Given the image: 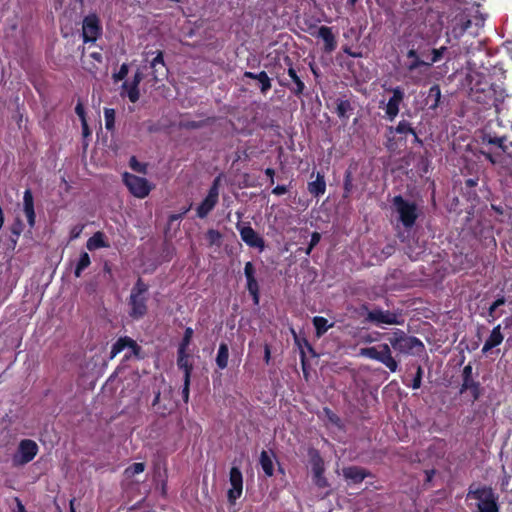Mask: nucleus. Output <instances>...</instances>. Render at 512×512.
Wrapping results in <instances>:
<instances>
[{"label": "nucleus", "mask_w": 512, "mask_h": 512, "mask_svg": "<svg viewBox=\"0 0 512 512\" xmlns=\"http://www.w3.org/2000/svg\"><path fill=\"white\" fill-rule=\"evenodd\" d=\"M343 476L350 484H359L371 473L365 468L358 466H349L343 468Z\"/></svg>", "instance_id": "obj_21"}, {"label": "nucleus", "mask_w": 512, "mask_h": 512, "mask_svg": "<svg viewBox=\"0 0 512 512\" xmlns=\"http://www.w3.org/2000/svg\"><path fill=\"white\" fill-rule=\"evenodd\" d=\"M353 178L352 173L350 171H346L344 175V181H343V198H349L350 194L353 190Z\"/></svg>", "instance_id": "obj_41"}, {"label": "nucleus", "mask_w": 512, "mask_h": 512, "mask_svg": "<svg viewBox=\"0 0 512 512\" xmlns=\"http://www.w3.org/2000/svg\"><path fill=\"white\" fill-rule=\"evenodd\" d=\"M503 340L504 336L501 332V325L498 324L492 329L489 337L486 339L482 348V353L486 354L493 348L499 346L503 342Z\"/></svg>", "instance_id": "obj_25"}, {"label": "nucleus", "mask_w": 512, "mask_h": 512, "mask_svg": "<svg viewBox=\"0 0 512 512\" xmlns=\"http://www.w3.org/2000/svg\"><path fill=\"white\" fill-rule=\"evenodd\" d=\"M388 130L390 133L400 134L406 138L407 135H411V133H414L415 128L409 121L401 120L396 127L391 126L388 128Z\"/></svg>", "instance_id": "obj_33"}, {"label": "nucleus", "mask_w": 512, "mask_h": 512, "mask_svg": "<svg viewBox=\"0 0 512 512\" xmlns=\"http://www.w3.org/2000/svg\"><path fill=\"white\" fill-rule=\"evenodd\" d=\"M81 126H82V134H83V136L84 137L90 136L91 135V131L89 129L87 120L81 121Z\"/></svg>", "instance_id": "obj_64"}, {"label": "nucleus", "mask_w": 512, "mask_h": 512, "mask_svg": "<svg viewBox=\"0 0 512 512\" xmlns=\"http://www.w3.org/2000/svg\"><path fill=\"white\" fill-rule=\"evenodd\" d=\"M257 76V81L260 83V91L265 95L271 89V79L265 71L257 73Z\"/></svg>", "instance_id": "obj_39"}, {"label": "nucleus", "mask_w": 512, "mask_h": 512, "mask_svg": "<svg viewBox=\"0 0 512 512\" xmlns=\"http://www.w3.org/2000/svg\"><path fill=\"white\" fill-rule=\"evenodd\" d=\"M110 245L105 240V235L101 231L95 232L86 242L88 250L93 251L99 248H108Z\"/></svg>", "instance_id": "obj_28"}, {"label": "nucleus", "mask_w": 512, "mask_h": 512, "mask_svg": "<svg viewBox=\"0 0 512 512\" xmlns=\"http://www.w3.org/2000/svg\"><path fill=\"white\" fill-rule=\"evenodd\" d=\"M307 190L313 197L317 199L323 196L326 192V181L324 174L317 172L316 179L308 182Z\"/></svg>", "instance_id": "obj_24"}, {"label": "nucleus", "mask_w": 512, "mask_h": 512, "mask_svg": "<svg viewBox=\"0 0 512 512\" xmlns=\"http://www.w3.org/2000/svg\"><path fill=\"white\" fill-rule=\"evenodd\" d=\"M497 309L498 308L494 307L493 305H490V307L488 308V315H487L488 323L494 322L498 317H500L502 315L503 311H500V313H497Z\"/></svg>", "instance_id": "obj_50"}, {"label": "nucleus", "mask_w": 512, "mask_h": 512, "mask_svg": "<svg viewBox=\"0 0 512 512\" xmlns=\"http://www.w3.org/2000/svg\"><path fill=\"white\" fill-rule=\"evenodd\" d=\"M469 98L487 107L497 106L504 100V89L491 82L488 73L471 70L465 77Z\"/></svg>", "instance_id": "obj_2"}, {"label": "nucleus", "mask_w": 512, "mask_h": 512, "mask_svg": "<svg viewBox=\"0 0 512 512\" xmlns=\"http://www.w3.org/2000/svg\"><path fill=\"white\" fill-rule=\"evenodd\" d=\"M190 208H191V205L189 207H187V208H184L182 213H180V214H172V215H170L169 216V221L173 222V221H176V220L182 218V216L185 215L190 210Z\"/></svg>", "instance_id": "obj_60"}, {"label": "nucleus", "mask_w": 512, "mask_h": 512, "mask_svg": "<svg viewBox=\"0 0 512 512\" xmlns=\"http://www.w3.org/2000/svg\"><path fill=\"white\" fill-rule=\"evenodd\" d=\"M205 237H206V240L208 241L209 246H213V245L220 246L221 245L222 234L218 230L209 229L206 232Z\"/></svg>", "instance_id": "obj_42"}, {"label": "nucleus", "mask_w": 512, "mask_h": 512, "mask_svg": "<svg viewBox=\"0 0 512 512\" xmlns=\"http://www.w3.org/2000/svg\"><path fill=\"white\" fill-rule=\"evenodd\" d=\"M357 314L361 317H365L364 322L378 327L382 325H395L401 323L397 313L390 310H383L378 306L373 307V309H369V305L367 303H363L359 306Z\"/></svg>", "instance_id": "obj_4"}, {"label": "nucleus", "mask_w": 512, "mask_h": 512, "mask_svg": "<svg viewBox=\"0 0 512 512\" xmlns=\"http://www.w3.org/2000/svg\"><path fill=\"white\" fill-rule=\"evenodd\" d=\"M38 450H17V452L13 456V464L15 466L24 465L30 461H32Z\"/></svg>", "instance_id": "obj_29"}, {"label": "nucleus", "mask_w": 512, "mask_h": 512, "mask_svg": "<svg viewBox=\"0 0 512 512\" xmlns=\"http://www.w3.org/2000/svg\"><path fill=\"white\" fill-rule=\"evenodd\" d=\"M392 207L398 214L399 222L406 229H411L419 216L417 204L405 199L401 195H396L392 199Z\"/></svg>", "instance_id": "obj_6"}, {"label": "nucleus", "mask_w": 512, "mask_h": 512, "mask_svg": "<svg viewBox=\"0 0 512 512\" xmlns=\"http://www.w3.org/2000/svg\"><path fill=\"white\" fill-rule=\"evenodd\" d=\"M177 367L183 371V378H191L193 371V363L191 356L187 350H177Z\"/></svg>", "instance_id": "obj_23"}, {"label": "nucleus", "mask_w": 512, "mask_h": 512, "mask_svg": "<svg viewBox=\"0 0 512 512\" xmlns=\"http://www.w3.org/2000/svg\"><path fill=\"white\" fill-rule=\"evenodd\" d=\"M321 240V234L319 232H313L310 239V249H313Z\"/></svg>", "instance_id": "obj_56"}, {"label": "nucleus", "mask_w": 512, "mask_h": 512, "mask_svg": "<svg viewBox=\"0 0 512 512\" xmlns=\"http://www.w3.org/2000/svg\"><path fill=\"white\" fill-rule=\"evenodd\" d=\"M237 230L239 231L240 237L242 241L251 248H256L260 252L265 249V241L262 236H260L251 226L250 223H246L242 225L241 223H237Z\"/></svg>", "instance_id": "obj_13"}, {"label": "nucleus", "mask_w": 512, "mask_h": 512, "mask_svg": "<svg viewBox=\"0 0 512 512\" xmlns=\"http://www.w3.org/2000/svg\"><path fill=\"white\" fill-rule=\"evenodd\" d=\"M149 290V286L143 281L141 277H139L132 287L128 305H129V316L134 320L142 319L148 311L147 306V292Z\"/></svg>", "instance_id": "obj_3"}, {"label": "nucleus", "mask_w": 512, "mask_h": 512, "mask_svg": "<svg viewBox=\"0 0 512 512\" xmlns=\"http://www.w3.org/2000/svg\"><path fill=\"white\" fill-rule=\"evenodd\" d=\"M422 377L423 369L420 365H417L416 373L411 384L412 389H419L421 387Z\"/></svg>", "instance_id": "obj_49"}, {"label": "nucleus", "mask_w": 512, "mask_h": 512, "mask_svg": "<svg viewBox=\"0 0 512 512\" xmlns=\"http://www.w3.org/2000/svg\"><path fill=\"white\" fill-rule=\"evenodd\" d=\"M472 21L466 16L456 17V24L453 28L455 34L463 35L471 26Z\"/></svg>", "instance_id": "obj_36"}, {"label": "nucleus", "mask_w": 512, "mask_h": 512, "mask_svg": "<svg viewBox=\"0 0 512 512\" xmlns=\"http://www.w3.org/2000/svg\"><path fill=\"white\" fill-rule=\"evenodd\" d=\"M323 415L326 418L327 425L335 427L339 430L344 429V423H343L342 419L335 412H333L330 408L324 407Z\"/></svg>", "instance_id": "obj_32"}, {"label": "nucleus", "mask_w": 512, "mask_h": 512, "mask_svg": "<svg viewBox=\"0 0 512 512\" xmlns=\"http://www.w3.org/2000/svg\"><path fill=\"white\" fill-rule=\"evenodd\" d=\"M83 226H74L70 231V238L76 239L80 236Z\"/></svg>", "instance_id": "obj_59"}, {"label": "nucleus", "mask_w": 512, "mask_h": 512, "mask_svg": "<svg viewBox=\"0 0 512 512\" xmlns=\"http://www.w3.org/2000/svg\"><path fill=\"white\" fill-rule=\"evenodd\" d=\"M23 212L27 218L28 225L30 228H33L36 223V214L33 193L29 188L23 193Z\"/></svg>", "instance_id": "obj_20"}, {"label": "nucleus", "mask_w": 512, "mask_h": 512, "mask_svg": "<svg viewBox=\"0 0 512 512\" xmlns=\"http://www.w3.org/2000/svg\"><path fill=\"white\" fill-rule=\"evenodd\" d=\"M23 231V223L20 220H17L11 226V233L14 235V238H11L12 243L15 245L17 243L18 237Z\"/></svg>", "instance_id": "obj_46"}, {"label": "nucleus", "mask_w": 512, "mask_h": 512, "mask_svg": "<svg viewBox=\"0 0 512 512\" xmlns=\"http://www.w3.org/2000/svg\"><path fill=\"white\" fill-rule=\"evenodd\" d=\"M229 482L231 488L227 492V499L231 505H234L243 492V476L238 467L233 466L230 469Z\"/></svg>", "instance_id": "obj_15"}, {"label": "nucleus", "mask_w": 512, "mask_h": 512, "mask_svg": "<svg viewBox=\"0 0 512 512\" xmlns=\"http://www.w3.org/2000/svg\"><path fill=\"white\" fill-rule=\"evenodd\" d=\"M17 448H38V446L35 441L24 439L19 443Z\"/></svg>", "instance_id": "obj_55"}, {"label": "nucleus", "mask_w": 512, "mask_h": 512, "mask_svg": "<svg viewBox=\"0 0 512 512\" xmlns=\"http://www.w3.org/2000/svg\"><path fill=\"white\" fill-rule=\"evenodd\" d=\"M145 469V464L142 462H136L125 469V475L127 477H133L139 473H142Z\"/></svg>", "instance_id": "obj_45"}, {"label": "nucleus", "mask_w": 512, "mask_h": 512, "mask_svg": "<svg viewBox=\"0 0 512 512\" xmlns=\"http://www.w3.org/2000/svg\"><path fill=\"white\" fill-rule=\"evenodd\" d=\"M317 37L324 41V51L326 53H331L336 49L337 41L331 27L321 26L318 29Z\"/></svg>", "instance_id": "obj_22"}, {"label": "nucleus", "mask_w": 512, "mask_h": 512, "mask_svg": "<svg viewBox=\"0 0 512 512\" xmlns=\"http://www.w3.org/2000/svg\"><path fill=\"white\" fill-rule=\"evenodd\" d=\"M160 391H158L157 393H155V396H154V399L152 401V406L153 408H155L159 413L161 414H165V409L163 411H160V407H159V402H160Z\"/></svg>", "instance_id": "obj_57"}, {"label": "nucleus", "mask_w": 512, "mask_h": 512, "mask_svg": "<svg viewBox=\"0 0 512 512\" xmlns=\"http://www.w3.org/2000/svg\"><path fill=\"white\" fill-rule=\"evenodd\" d=\"M156 56L150 61V68L152 71L153 80L155 82L163 80L168 73V69L166 67L164 61V53L161 50H157Z\"/></svg>", "instance_id": "obj_18"}, {"label": "nucleus", "mask_w": 512, "mask_h": 512, "mask_svg": "<svg viewBox=\"0 0 512 512\" xmlns=\"http://www.w3.org/2000/svg\"><path fill=\"white\" fill-rule=\"evenodd\" d=\"M466 391L470 392L473 401H477L483 393L481 383L475 380L473 376V367L471 363L467 364L462 370L460 393L462 394Z\"/></svg>", "instance_id": "obj_12"}, {"label": "nucleus", "mask_w": 512, "mask_h": 512, "mask_svg": "<svg viewBox=\"0 0 512 512\" xmlns=\"http://www.w3.org/2000/svg\"><path fill=\"white\" fill-rule=\"evenodd\" d=\"M424 472H425V476H426L425 481L427 483L431 482L432 478L434 477V475L436 473V470L434 468H431V469H425Z\"/></svg>", "instance_id": "obj_63"}, {"label": "nucleus", "mask_w": 512, "mask_h": 512, "mask_svg": "<svg viewBox=\"0 0 512 512\" xmlns=\"http://www.w3.org/2000/svg\"><path fill=\"white\" fill-rule=\"evenodd\" d=\"M441 101V89L438 84L432 85L425 97V104L429 109L435 110L438 108Z\"/></svg>", "instance_id": "obj_27"}, {"label": "nucleus", "mask_w": 512, "mask_h": 512, "mask_svg": "<svg viewBox=\"0 0 512 512\" xmlns=\"http://www.w3.org/2000/svg\"><path fill=\"white\" fill-rule=\"evenodd\" d=\"M129 166L138 173H146V164L139 162L135 156L130 158Z\"/></svg>", "instance_id": "obj_47"}, {"label": "nucleus", "mask_w": 512, "mask_h": 512, "mask_svg": "<svg viewBox=\"0 0 512 512\" xmlns=\"http://www.w3.org/2000/svg\"><path fill=\"white\" fill-rule=\"evenodd\" d=\"M125 348H130L135 356H138L141 351V347L132 338L128 336L119 337L117 341L112 345L110 358H114Z\"/></svg>", "instance_id": "obj_19"}, {"label": "nucleus", "mask_w": 512, "mask_h": 512, "mask_svg": "<svg viewBox=\"0 0 512 512\" xmlns=\"http://www.w3.org/2000/svg\"><path fill=\"white\" fill-rule=\"evenodd\" d=\"M128 72H129V66L128 64L126 63H123L121 66H120V69L117 73H114L113 74V80L114 82H119V81H122L126 78V76L128 75Z\"/></svg>", "instance_id": "obj_48"}, {"label": "nucleus", "mask_w": 512, "mask_h": 512, "mask_svg": "<svg viewBox=\"0 0 512 512\" xmlns=\"http://www.w3.org/2000/svg\"><path fill=\"white\" fill-rule=\"evenodd\" d=\"M284 63L288 67L287 73L291 78L293 85L291 86L288 83L282 81H279V84L281 86L287 87L296 97L302 96L304 94L306 86L303 80L298 76L297 70L294 68L292 59L289 56H285Z\"/></svg>", "instance_id": "obj_16"}, {"label": "nucleus", "mask_w": 512, "mask_h": 512, "mask_svg": "<svg viewBox=\"0 0 512 512\" xmlns=\"http://www.w3.org/2000/svg\"><path fill=\"white\" fill-rule=\"evenodd\" d=\"M204 125L203 121H186L181 124L185 129H198Z\"/></svg>", "instance_id": "obj_52"}, {"label": "nucleus", "mask_w": 512, "mask_h": 512, "mask_svg": "<svg viewBox=\"0 0 512 512\" xmlns=\"http://www.w3.org/2000/svg\"><path fill=\"white\" fill-rule=\"evenodd\" d=\"M288 192V188L285 185H277L275 188H273L272 193L277 196H281Z\"/></svg>", "instance_id": "obj_58"}, {"label": "nucleus", "mask_w": 512, "mask_h": 512, "mask_svg": "<svg viewBox=\"0 0 512 512\" xmlns=\"http://www.w3.org/2000/svg\"><path fill=\"white\" fill-rule=\"evenodd\" d=\"M274 450H262L260 456L261 468L267 477H271L274 474Z\"/></svg>", "instance_id": "obj_26"}, {"label": "nucleus", "mask_w": 512, "mask_h": 512, "mask_svg": "<svg viewBox=\"0 0 512 512\" xmlns=\"http://www.w3.org/2000/svg\"><path fill=\"white\" fill-rule=\"evenodd\" d=\"M221 185V175L214 178L206 197L196 208V215L200 219L206 218L216 207L219 201V189Z\"/></svg>", "instance_id": "obj_8"}, {"label": "nucleus", "mask_w": 512, "mask_h": 512, "mask_svg": "<svg viewBox=\"0 0 512 512\" xmlns=\"http://www.w3.org/2000/svg\"><path fill=\"white\" fill-rule=\"evenodd\" d=\"M481 154L488 160L491 164H496L497 160L495 156L491 152L481 151Z\"/></svg>", "instance_id": "obj_62"}, {"label": "nucleus", "mask_w": 512, "mask_h": 512, "mask_svg": "<svg viewBox=\"0 0 512 512\" xmlns=\"http://www.w3.org/2000/svg\"><path fill=\"white\" fill-rule=\"evenodd\" d=\"M123 182L128 188L129 192L140 199L149 195L152 187L146 178L136 176L134 174L125 172L123 174Z\"/></svg>", "instance_id": "obj_11"}, {"label": "nucleus", "mask_w": 512, "mask_h": 512, "mask_svg": "<svg viewBox=\"0 0 512 512\" xmlns=\"http://www.w3.org/2000/svg\"><path fill=\"white\" fill-rule=\"evenodd\" d=\"M313 480L315 485L318 486L319 488H325L329 485L327 479L324 477V474H320L319 476H313Z\"/></svg>", "instance_id": "obj_53"}, {"label": "nucleus", "mask_w": 512, "mask_h": 512, "mask_svg": "<svg viewBox=\"0 0 512 512\" xmlns=\"http://www.w3.org/2000/svg\"><path fill=\"white\" fill-rule=\"evenodd\" d=\"M385 90L392 92V96L389 98L385 106V114L390 121H393L399 113L400 105L405 97V92L404 89L400 86L388 88Z\"/></svg>", "instance_id": "obj_17"}, {"label": "nucleus", "mask_w": 512, "mask_h": 512, "mask_svg": "<svg viewBox=\"0 0 512 512\" xmlns=\"http://www.w3.org/2000/svg\"><path fill=\"white\" fill-rule=\"evenodd\" d=\"M193 329L191 327H187L184 331L183 338L181 342L179 343L178 349L180 350H188V347L191 343L192 337H193Z\"/></svg>", "instance_id": "obj_44"}, {"label": "nucleus", "mask_w": 512, "mask_h": 512, "mask_svg": "<svg viewBox=\"0 0 512 512\" xmlns=\"http://www.w3.org/2000/svg\"><path fill=\"white\" fill-rule=\"evenodd\" d=\"M446 50H447L446 47H441L439 49L430 48V57H429V60H427V62H425V66L429 67V66L433 65L434 63L439 62L442 59L443 54Z\"/></svg>", "instance_id": "obj_40"}, {"label": "nucleus", "mask_w": 512, "mask_h": 512, "mask_svg": "<svg viewBox=\"0 0 512 512\" xmlns=\"http://www.w3.org/2000/svg\"><path fill=\"white\" fill-rule=\"evenodd\" d=\"M353 107L349 100H338L336 106V113L339 118L347 119L349 117L348 112H351Z\"/></svg>", "instance_id": "obj_37"}, {"label": "nucleus", "mask_w": 512, "mask_h": 512, "mask_svg": "<svg viewBox=\"0 0 512 512\" xmlns=\"http://www.w3.org/2000/svg\"><path fill=\"white\" fill-rule=\"evenodd\" d=\"M312 323L315 327V335L318 338L322 337L334 325L333 323H328V320L323 316L313 317Z\"/></svg>", "instance_id": "obj_30"}, {"label": "nucleus", "mask_w": 512, "mask_h": 512, "mask_svg": "<svg viewBox=\"0 0 512 512\" xmlns=\"http://www.w3.org/2000/svg\"><path fill=\"white\" fill-rule=\"evenodd\" d=\"M390 346L397 352L404 355H420L425 346L423 342L415 337L397 329L389 338V344L383 343L378 346L365 347L360 349V355L385 365L391 372H396L398 362L392 356Z\"/></svg>", "instance_id": "obj_1"}, {"label": "nucleus", "mask_w": 512, "mask_h": 512, "mask_svg": "<svg viewBox=\"0 0 512 512\" xmlns=\"http://www.w3.org/2000/svg\"><path fill=\"white\" fill-rule=\"evenodd\" d=\"M121 88H122V91L120 93L121 96L124 95L123 91H126L127 97H128L130 102L136 103L139 100V98H140L139 86H135V85L129 84L127 81H125L122 84Z\"/></svg>", "instance_id": "obj_34"}, {"label": "nucleus", "mask_w": 512, "mask_h": 512, "mask_svg": "<svg viewBox=\"0 0 512 512\" xmlns=\"http://www.w3.org/2000/svg\"><path fill=\"white\" fill-rule=\"evenodd\" d=\"M75 113L78 115L81 121L86 120V112L83 104L79 101L75 107Z\"/></svg>", "instance_id": "obj_54"}, {"label": "nucleus", "mask_w": 512, "mask_h": 512, "mask_svg": "<svg viewBox=\"0 0 512 512\" xmlns=\"http://www.w3.org/2000/svg\"><path fill=\"white\" fill-rule=\"evenodd\" d=\"M244 275L246 278V289L252 297L255 305L260 301V286L256 278V267L253 262L248 261L244 266Z\"/></svg>", "instance_id": "obj_14"}, {"label": "nucleus", "mask_w": 512, "mask_h": 512, "mask_svg": "<svg viewBox=\"0 0 512 512\" xmlns=\"http://www.w3.org/2000/svg\"><path fill=\"white\" fill-rule=\"evenodd\" d=\"M115 110L113 108L104 109L105 128L108 131H113L115 128Z\"/></svg>", "instance_id": "obj_43"}, {"label": "nucleus", "mask_w": 512, "mask_h": 512, "mask_svg": "<svg viewBox=\"0 0 512 512\" xmlns=\"http://www.w3.org/2000/svg\"><path fill=\"white\" fill-rule=\"evenodd\" d=\"M103 32L102 24L95 13H90L83 18L82 38L84 43H95Z\"/></svg>", "instance_id": "obj_10"}, {"label": "nucleus", "mask_w": 512, "mask_h": 512, "mask_svg": "<svg viewBox=\"0 0 512 512\" xmlns=\"http://www.w3.org/2000/svg\"><path fill=\"white\" fill-rule=\"evenodd\" d=\"M311 466L313 476H319L320 474H324V461L318 454H315L311 457Z\"/></svg>", "instance_id": "obj_38"}, {"label": "nucleus", "mask_w": 512, "mask_h": 512, "mask_svg": "<svg viewBox=\"0 0 512 512\" xmlns=\"http://www.w3.org/2000/svg\"><path fill=\"white\" fill-rule=\"evenodd\" d=\"M494 126H501V122L497 120L496 122L490 121L487 125L482 129L480 140L482 145L495 146L503 153L508 152L507 136L500 135L494 130Z\"/></svg>", "instance_id": "obj_9"}, {"label": "nucleus", "mask_w": 512, "mask_h": 512, "mask_svg": "<svg viewBox=\"0 0 512 512\" xmlns=\"http://www.w3.org/2000/svg\"><path fill=\"white\" fill-rule=\"evenodd\" d=\"M91 264L90 256L87 252H82L80 254L79 260L76 264L74 275L75 277L79 278L82 275V272L89 267Z\"/></svg>", "instance_id": "obj_35"}, {"label": "nucleus", "mask_w": 512, "mask_h": 512, "mask_svg": "<svg viewBox=\"0 0 512 512\" xmlns=\"http://www.w3.org/2000/svg\"><path fill=\"white\" fill-rule=\"evenodd\" d=\"M229 358V348L228 345L224 342H221L218 348L217 356H216V365L219 369L223 370L228 365Z\"/></svg>", "instance_id": "obj_31"}, {"label": "nucleus", "mask_w": 512, "mask_h": 512, "mask_svg": "<svg viewBox=\"0 0 512 512\" xmlns=\"http://www.w3.org/2000/svg\"><path fill=\"white\" fill-rule=\"evenodd\" d=\"M410 48L407 51V58L412 61L407 65L408 71L412 72L421 66H425V62L430 57V44L423 38H420L419 43H411Z\"/></svg>", "instance_id": "obj_7"}, {"label": "nucleus", "mask_w": 512, "mask_h": 512, "mask_svg": "<svg viewBox=\"0 0 512 512\" xmlns=\"http://www.w3.org/2000/svg\"><path fill=\"white\" fill-rule=\"evenodd\" d=\"M143 79V75L140 71H137L134 76H133V80L130 84L132 85H135V86H139L141 81Z\"/></svg>", "instance_id": "obj_61"}, {"label": "nucleus", "mask_w": 512, "mask_h": 512, "mask_svg": "<svg viewBox=\"0 0 512 512\" xmlns=\"http://www.w3.org/2000/svg\"><path fill=\"white\" fill-rule=\"evenodd\" d=\"M191 378H183L182 398L185 403L189 400Z\"/></svg>", "instance_id": "obj_51"}, {"label": "nucleus", "mask_w": 512, "mask_h": 512, "mask_svg": "<svg viewBox=\"0 0 512 512\" xmlns=\"http://www.w3.org/2000/svg\"><path fill=\"white\" fill-rule=\"evenodd\" d=\"M467 498L477 500L478 512H499L498 496L489 486L474 487L471 485Z\"/></svg>", "instance_id": "obj_5"}]
</instances>
